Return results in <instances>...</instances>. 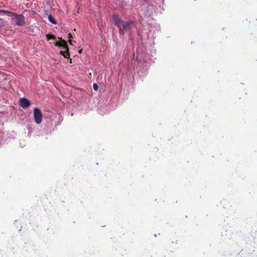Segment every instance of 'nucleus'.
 Returning <instances> with one entry per match:
<instances>
[{
	"instance_id": "obj_1",
	"label": "nucleus",
	"mask_w": 257,
	"mask_h": 257,
	"mask_svg": "<svg viewBox=\"0 0 257 257\" xmlns=\"http://www.w3.org/2000/svg\"><path fill=\"white\" fill-rule=\"evenodd\" d=\"M111 20L119 28L120 33L121 34H123L124 31L132 29L134 26L133 22H123L118 16L115 15L112 17Z\"/></svg>"
},
{
	"instance_id": "obj_2",
	"label": "nucleus",
	"mask_w": 257,
	"mask_h": 257,
	"mask_svg": "<svg viewBox=\"0 0 257 257\" xmlns=\"http://www.w3.org/2000/svg\"><path fill=\"white\" fill-rule=\"evenodd\" d=\"M55 45L56 46L63 47L66 51L61 52V54L66 58H67L69 56V53L68 52V47L67 46V42L64 40L60 39V41H57L55 43Z\"/></svg>"
},
{
	"instance_id": "obj_3",
	"label": "nucleus",
	"mask_w": 257,
	"mask_h": 257,
	"mask_svg": "<svg viewBox=\"0 0 257 257\" xmlns=\"http://www.w3.org/2000/svg\"><path fill=\"white\" fill-rule=\"evenodd\" d=\"M11 16L14 17L16 20V24L18 26H22L25 24V19L23 15H18L15 13H11Z\"/></svg>"
},
{
	"instance_id": "obj_4",
	"label": "nucleus",
	"mask_w": 257,
	"mask_h": 257,
	"mask_svg": "<svg viewBox=\"0 0 257 257\" xmlns=\"http://www.w3.org/2000/svg\"><path fill=\"white\" fill-rule=\"evenodd\" d=\"M34 117L37 124H40L42 122V113L41 110L38 107H35L34 109Z\"/></svg>"
},
{
	"instance_id": "obj_5",
	"label": "nucleus",
	"mask_w": 257,
	"mask_h": 257,
	"mask_svg": "<svg viewBox=\"0 0 257 257\" xmlns=\"http://www.w3.org/2000/svg\"><path fill=\"white\" fill-rule=\"evenodd\" d=\"M20 105L23 108H25L31 105V102L26 98H22L20 99Z\"/></svg>"
},
{
	"instance_id": "obj_6",
	"label": "nucleus",
	"mask_w": 257,
	"mask_h": 257,
	"mask_svg": "<svg viewBox=\"0 0 257 257\" xmlns=\"http://www.w3.org/2000/svg\"><path fill=\"white\" fill-rule=\"evenodd\" d=\"M48 20L50 23L53 24H56V21L55 20L54 18L51 15L48 16Z\"/></svg>"
},
{
	"instance_id": "obj_7",
	"label": "nucleus",
	"mask_w": 257,
	"mask_h": 257,
	"mask_svg": "<svg viewBox=\"0 0 257 257\" xmlns=\"http://www.w3.org/2000/svg\"><path fill=\"white\" fill-rule=\"evenodd\" d=\"M68 37H69V42L70 43V45H73V43H72V40H71V39L73 38L72 37V35L69 33V35H68Z\"/></svg>"
},
{
	"instance_id": "obj_8",
	"label": "nucleus",
	"mask_w": 257,
	"mask_h": 257,
	"mask_svg": "<svg viewBox=\"0 0 257 257\" xmlns=\"http://www.w3.org/2000/svg\"><path fill=\"white\" fill-rule=\"evenodd\" d=\"M46 37L48 40L51 39H54L55 38V37L53 35H47Z\"/></svg>"
},
{
	"instance_id": "obj_9",
	"label": "nucleus",
	"mask_w": 257,
	"mask_h": 257,
	"mask_svg": "<svg viewBox=\"0 0 257 257\" xmlns=\"http://www.w3.org/2000/svg\"><path fill=\"white\" fill-rule=\"evenodd\" d=\"M0 13H5V14H10L11 15L12 12L8 11L0 10Z\"/></svg>"
},
{
	"instance_id": "obj_10",
	"label": "nucleus",
	"mask_w": 257,
	"mask_h": 257,
	"mask_svg": "<svg viewBox=\"0 0 257 257\" xmlns=\"http://www.w3.org/2000/svg\"><path fill=\"white\" fill-rule=\"evenodd\" d=\"M5 23L2 19L0 18V28L4 26Z\"/></svg>"
},
{
	"instance_id": "obj_11",
	"label": "nucleus",
	"mask_w": 257,
	"mask_h": 257,
	"mask_svg": "<svg viewBox=\"0 0 257 257\" xmlns=\"http://www.w3.org/2000/svg\"><path fill=\"white\" fill-rule=\"evenodd\" d=\"M93 88L94 90L97 91L98 90V85L96 83H94L93 85Z\"/></svg>"
}]
</instances>
